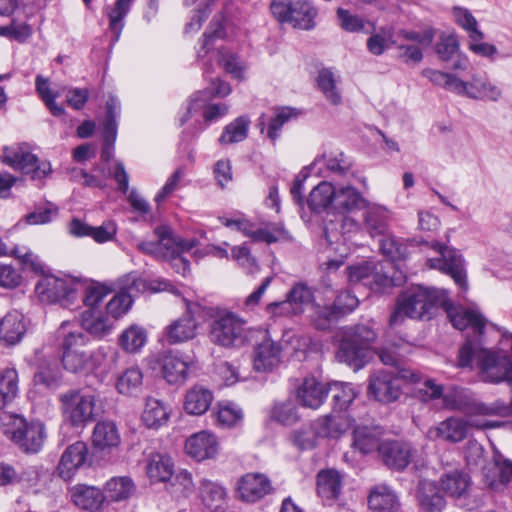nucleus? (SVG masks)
Returning <instances> with one entry per match:
<instances>
[{
    "instance_id": "nucleus-1",
    "label": "nucleus",
    "mask_w": 512,
    "mask_h": 512,
    "mask_svg": "<svg viewBox=\"0 0 512 512\" xmlns=\"http://www.w3.org/2000/svg\"><path fill=\"white\" fill-rule=\"evenodd\" d=\"M474 359L485 382L512 384V335L504 336L500 348L495 351L468 339L459 351L458 365L470 367Z\"/></svg>"
},
{
    "instance_id": "nucleus-2",
    "label": "nucleus",
    "mask_w": 512,
    "mask_h": 512,
    "mask_svg": "<svg viewBox=\"0 0 512 512\" xmlns=\"http://www.w3.org/2000/svg\"><path fill=\"white\" fill-rule=\"evenodd\" d=\"M447 291L434 287L413 286L403 291L396 301L389 318L390 326H398L406 317L411 319L431 318L438 307L445 303Z\"/></svg>"
},
{
    "instance_id": "nucleus-3",
    "label": "nucleus",
    "mask_w": 512,
    "mask_h": 512,
    "mask_svg": "<svg viewBox=\"0 0 512 512\" xmlns=\"http://www.w3.org/2000/svg\"><path fill=\"white\" fill-rule=\"evenodd\" d=\"M71 322L63 321L57 329L62 339V364L65 370L75 374H88L97 367L92 351L88 348V338L81 331L70 329Z\"/></svg>"
},
{
    "instance_id": "nucleus-4",
    "label": "nucleus",
    "mask_w": 512,
    "mask_h": 512,
    "mask_svg": "<svg viewBox=\"0 0 512 512\" xmlns=\"http://www.w3.org/2000/svg\"><path fill=\"white\" fill-rule=\"evenodd\" d=\"M208 337L211 343L224 347L243 346L248 337L247 322L236 313L225 308H210Z\"/></svg>"
},
{
    "instance_id": "nucleus-5",
    "label": "nucleus",
    "mask_w": 512,
    "mask_h": 512,
    "mask_svg": "<svg viewBox=\"0 0 512 512\" xmlns=\"http://www.w3.org/2000/svg\"><path fill=\"white\" fill-rule=\"evenodd\" d=\"M0 428L24 452L36 453L43 445L45 433L40 422H27L17 414L1 411Z\"/></svg>"
},
{
    "instance_id": "nucleus-6",
    "label": "nucleus",
    "mask_w": 512,
    "mask_h": 512,
    "mask_svg": "<svg viewBox=\"0 0 512 512\" xmlns=\"http://www.w3.org/2000/svg\"><path fill=\"white\" fill-rule=\"evenodd\" d=\"M376 338L377 333L373 327L365 324L356 325L344 333L336 358L355 370L360 369L364 366Z\"/></svg>"
},
{
    "instance_id": "nucleus-7",
    "label": "nucleus",
    "mask_w": 512,
    "mask_h": 512,
    "mask_svg": "<svg viewBox=\"0 0 512 512\" xmlns=\"http://www.w3.org/2000/svg\"><path fill=\"white\" fill-rule=\"evenodd\" d=\"M399 380L417 383L420 380V375L410 368H399L395 375L380 371L370 377L368 391L379 402H394L402 394Z\"/></svg>"
},
{
    "instance_id": "nucleus-8",
    "label": "nucleus",
    "mask_w": 512,
    "mask_h": 512,
    "mask_svg": "<svg viewBox=\"0 0 512 512\" xmlns=\"http://www.w3.org/2000/svg\"><path fill=\"white\" fill-rule=\"evenodd\" d=\"M81 288L82 285L73 279L43 275L37 282L35 291L42 302L69 307L78 299Z\"/></svg>"
},
{
    "instance_id": "nucleus-9",
    "label": "nucleus",
    "mask_w": 512,
    "mask_h": 512,
    "mask_svg": "<svg viewBox=\"0 0 512 512\" xmlns=\"http://www.w3.org/2000/svg\"><path fill=\"white\" fill-rule=\"evenodd\" d=\"M273 16L282 23L309 30L314 26L317 9L307 0H273L270 5Z\"/></svg>"
},
{
    "instance_id": "nucleus-10",
    "label": "nucleus",
    "mask_w": 512,
    "mask_h": 512,
    "mask_svg": "<svg viewBox=\"0 0 512 512\" xmlns=\"http://www.w3.org/2000/svg\"><path fill=\"white\" fill-rule=\"evenodd\" d=\"M499 421L465 420L460 417H449L440 422L436 427L429 429L430 438H440L450 443H458L464 440L471 428L480 430L498 428L502 425Z\"/></svg>"
},
{
    "instance_id": "nucleus-11",
    "label": "nucleus",
    "mask_w": 512,
    "mask_h": 512,
    "mask_svg": "<svg viewBox=\"0 0 512 512\" xmlns=\"http://www.w3.org/2000/svg\"><path fill=\"white\" fill-rule=\"evenodd\" d=\"M62 415L73 427H84L94 418L95 397L78 391H69L60 396Z\"/></svg>"
},
{
    "instance_id": "nucleus-12",
    "label": "nucleus",
    "mask_w": 512,
    "mask_h": 512,
    "mask_svg": "<svg viewBox=\"0 0 512 512\" xmlns=\"http://www.w3.org/2000/svg\"><path fill=\"white\" fill-rule=\"evenodd\" d=\"M1 160L14 169H18L25 174H31L33 179L44 178L51 172L49 162L39 163L37 157L27 151L23 145L5 147Z\"/></svg>"
},
{
    "instance_id": "nucleus-13",
    "label": "nucleus",
    "mask_w": 512,
    "mask_h": 512,
    "mask_svg": "<svg viewBox=\"0 0 512 512\" xmlns=\"http://www.w3.org/2000/svg\"><path fill=\"white\" fill-rule=\"evenodd\" d=\"M431 246L440 254V257L428 259L427 263L429 267L450 275L461 289L466 290L467 281L462 257L454 250L439 242H433Z\"/></svg>"
},
{
    "instance_id": "nucleus-14",
    "label": "nucleus",
    "mask_w": 512,
    "mask_h": 512,
    "mask_svg": "<svg viewBox=\"0 0 512 512\" xmlns=\"http://www.w3.org/2000/svg\"><path fill=\"white\" fill-rule=\"evenodd\" d=\"M442 308L456 329L464 330L470 327L475 335L480 336L483 334L487 321L477 310L454 305L448 298V295L445 297V303H443Z\"/></svg>"
},
{
    "instance_id": "nucleus-15",
    "label": "nucleus",
    "mask_w": 512,
    "mask_h": 512,
    "mask_svg": "<svg viewBox=\"0 0 512 512\" xmlns=\"http://www.w3.org/2000/svg\"><path fill=\"white\" fill-rule=\"evenodd\" d=\"M198 308L197 303L188 302L186 312L166 327L165 333L169 343L185 342L196 336L197 322L193 315Z\"/></svg>"
},
{
    "instance_id": "nucleus-16",
    "label": "nucleus",
    "mask_w": 512,
    "mask_h": 512,
    "mask_svg": "<svg viewBox=\"0 0 512 512\" xmlns=\"http://www.w3.org/2000/svg\"><path fill=\"white\" fill-rule=\"evenodd\" d=\"M220 220L225 226L243 232L244 235L251 237L256 242L271 244L288 239L287 231L280 225H275L271 230L267 228L253 229V225L244 219L221 218Z\"/></svg>"
},
{
    "instance_id": "nucleus-17",
    "label": "nucleus",
    "mask_w": 512,
    "mask_h": 512,
    "mask_svg": "<svg viewBox=\"0 0 512 512\" xmlns=\"http://www.w3.org/2000/svg\"><path fill=\"white\" fill-rule=\"evenodd\" d=\"M185 451L196 461L212 459L218 454L219 442L213 433L200 431L187 438Z\"/></svg>"
},
{
    "instance_id": "nucleus-18",
    "label": "nucleus",
    "mask_w": 512,
    "mask_h": 512,
    "mask_svg": "<svg viewBox=\"0 0 512 512\" xmlns=\"http://www.w3.org/2000/svg\"><path fill=\"white\" fill-rule=\"evenodd\" d=\"M446 405L451 409L463 411L467 414L509 417L512 416V400L506 404L502 400H496L490 404L473 402L462 403L461 401L449 402V396H445Z\"/></svg>"
},
{
    "instance_id": "nucleus-19",
    "label": "nucleus",
    "mask_w": 512,
    "mask_h": 512,
    "mask_svg": "<svg viewBox=\"0 0 512 512\" xmlns=\"http://www.w3.org/2000/svg\"><path fill=\"white\" fill-rule=\"evenodd\" d=\"M88 457V447L85 442L77 441L68 446L63 452L57 470L64 480H69L82 467Z\"/></svg>"
},
{
    "instance_id": "nucleus-20",
    "label": "nucleus",
    "mask_w": 512,
    "mask_h": 512,
    "mask_svg": "<svg viewBox=\"0 0 512 512\" xmlns=\"http://www.w3.org/2000/svg\"><path fill=\"white\" fill-rule=\"evenodd\" d=\"M343 475L336 469L320 470L316 476V491L326 503L332 504L341 495Z\"/></svg>"
},
{
    "instance_id": "nucleus-21",
    "label": "nucleus",
    "mask_w": 512,
    "mask_h": 512,
    "mask_svg": "<svg viewBox=\"0 0 512 512\" xmlns=\"http://www.w3.org/2000/svg\"><path fill=\"white\" fill-rule=\"evenodd\" d=\"M27 330L24 315L18 310L8 311L0 319V341L12 346L19 343Z\"/></svg>"
},
{
    "instance_id": "nucleus-22",
    "label": "nucleus",
    "mask_w": 512,
    "mask_h": 512,
    "mask_svg": "<svg viewBox=\"0 0 512 512\" xmlns=\"http://www.w3.org/2000/svg\"><path fill=\"white\" fill-rule=\"evenodd\" d=\"M328 394L327 386L315 377H307L296 390V399L303 407L319 408Z\"/></svg>"
},
{
    "instance_id": "nucleus-23",
    "label": "nucleus",
    "mask_w": 512,
    "mask_h": 512,
    "mask_svg": "<svg viewBox=\"0 0 512 512\" xmlns=\"http://www.w3.org/2000/svg\"><path fill=\"white\" fill-rule=\"evenodd\" d=\"M281 360V347L270 338H264L254 348L253 367L259 372L274 369Z\"/></svg>"
},
{
    "instance_id": "nucleus-24",
    "label": "nucleus",
    "mask_w": 512,
    "mask_h": 512,
    "mask_svg": "<svg viewBox=\"0 0 512 512\" xmlns=\"http://www.w3.org/2000/svg\"><path fill=\"white\" fill-rule=\"evenodd\" d=\"M413 454L414 451L408 444L388 441L382 443L379 456L389 468L402 470L411 462Z\"/></svg>"
},
{
    "instance_id": "nucleus-25",
    "label": "nucleus",
    "mask_w": 512,
    "mask_h": 512,
    "mask_svg": "<svg viewBox=\"0 0 512 512\" xmlns=\"http://www.w3.org/2000/svg\"><path fill=\"white\" fill-rule=\"evenodd\" d=\"M270 491V482L263 474L249 473L238 482L239 497L246 502H256Z\"/></svg>"
},
{
    "instance_id": "nucleus-26",
    "label": "nucleus",
    "mask_w": 512,
    "mask_h": 512,
    "mask_svg": "<svg viewBox=\"0 0 512 512\" xmlns=\"http://www.w3.org/2000/svg\"><path fill=\"white\" fill-rule=\"evenodd\" d=\"M159 253L168 256L172 260L174 267L178 269V273L185 275L189 270V262L183 257H177V242L172 231L167 226H159L155 229Z\"/></svg>"
},
{
    "instance_id": "nucleus-27",
    "label": "nucleus",
    "mask_w": 512,
    "mask_h": 512,
    "mask_svg": "<svg viewBox=\"0 0 512 512\" xmlns=\"http://www.w3.org/2000/svg\"><path fill=\"white\" fill-rule=\"evenodd\" d=\"M416 499L423 512H441L446 501L433 481L420 480L416 489Z\"/></svg>"
},
{
    "instance_id": "nucleus-28",
    "label": "nucleus",
    "mask_w": 512,
    "mask_h": 512,
    "mask_svg": "<svg viewBox=\"0 0 512 512\" xmlns=\"http://www.w3.org/2000/svg\"><path fill=\"white\" fill-rule=\"evenodd\" d=\"M382 428L378 426H358L353 431L352 447L361 454L378 451L380 454Z\"/></svg>"
},
{
    "instance_id": "nucleus-29",
    "label": "nucleus",
    "mask_w": 512,
    "mask_h": 512,
    "mask_svg": "<svg viewBox=\"0 0 512 512\" xmlns=\"http://www.w3.org/2000/svg\"><path fill=\"white\" fill-rule=\"evenodd\" d=\"M80 325L93 337L103 338L111 332L114 321L98 309H86L81 313Z\"/></svg>"
},
{
    "instance_id": "nucleus-30",
    "label": "nucleus",
    "mask_w": 512,
    "mask_h": 512,
    "mask_svg": "<svg viewBox=\"0 0 512 512\" xmlns=\"http://www.w3.org/2000/svg\"><path fill=\"white\" fill-rule=\"evenodd\" d=\"M367 200L354 187L347 185L336 188L333 212L339 214L351 213L364 209Z\"/></svg>"
},
{
    "instance_id": "nucleus-31",
    "label": "nucleus",
    "mask_w": 512,
    "mask_h": 512,
    "mask_svg": "<svg viewBox=\"0 0 512 512\" xmlns=\"http://www.w3.org/2000/svg\"><path fill=\"white\" fill-rule=\"evenodd\" d=\"M120 443V433L114 422L101 421L95 425L92 433V444L95 449L110 452Z\"/></svg>"
},
{
    "instance_id": "nucleus-32",
    "label": "nucleus",
    "mask_w": 512,
    "mask_h": 512,
    "mask_svg": "<svg viewBox=\"0 0 512 512\" xmlns=\"http://www.w3.org/2000/svg\"><path fill=\"white\" fill-rule=\"evenodd\" d=\"M368 507L371 512H400L397 495L386 485H377L371 489Z\"/></svg>"
},
{
    "instance_id": "nucleus-33",
    "label": "nucleus",
    "mask_w": 512,
    "mask_h": 512,
    "mask_svg": "<svg viewBox=\"0 0 512 512\" xmlns=\"http://www.w3.org/2000/svg\"><path fill=\"white\" fill-rule=\"evenodd\" d=\"M70 497L77 507L89 511L98 510L105 499V495L99 488L85 484L73 486L70 489Z\"/></svg>"
},
{
    "instance_id": "nucleus-34",
    "label": "nucleus",
    "mask_w": 512,
    "mask_h": 512,
    "mask_svg": "<svg viewBox=\"0 0 512 512\" xmlns=\"http://www.w3.org/2000/svg\"><path fill=\"white\" fill-rule=\"evenodd\" d=\"M389 221L390 213L385 207L367 203L363 213V222L370 236L385 235L389 228Z\"/></svg>"
},
{
    "instance_id": "nucleus-35",
    "label": "nucleus",
    "mask_w": 512,
    "mask_h": 512,
    "mask_svg": "<svg viewBox=\"0 0 512 512\" xmlns=\"http://www.w3.org/2000/svg\"><path fill=\"white\" fill-rule=\"evenodd\" d=\"M231 86L229 83L215 79L211 82V87L209 91L197 92L195 93L189 102V106L187 108V114L181 118V124H184L192 112H197L204 103L214 97H226L231 93Z\"/></svg>"
},
{
    "instance_id": "nucleus-36",
    "label": "nucleus",
    "mask_w": 512,
    "mask_h": 512,
    "mask_svg": "<svg viewBox=\"0 0 512 512\" xmlns=\"http://www.w3.org/2000/svg\"><path fill=\"white\" fill-rule=\"evenodd\" d=\"M336 187L327 181L315 186L307 199L309 208L316 213L333 211Z\"/></svg>"
},
{
    "instance_id": "nucleus-37",
    "label": "nucleus",
    "mask_w": 512,
    "mask_h": 512,
    "mask_svg": "<svg viewBox=\"0 0 512 512\" xmlns=\"http://www.w3.org/2000/svg\"><path fill=\"white\" fill-rule=\"evenodd\" d=\"M212 401L213 394L209 389L195 385L186 392L183 407L190 415H202L209 409Z\"/></svg>"
},
{
    "instance_id": "nucleus-38",
    "label": "nucleus",
    "mask_w": 512,
    "mask_h": 512,
    "mask_svg": "<svg viewBox=\"0 0 512 512\" xmlns=\"http://www.w3.org/2000/svg\"><path fill=\"white\" fill-rule=\"evenodd\" d=\"M169 415V407L164 402L148 397L141 418L148 428L156 429L167 423Z\"/></svg>"
},
{
    "instance_id": "nucleus-39",
    "label": "nucleus",
    "mask_w": 512,
    "mask_h": 512,
    "mask_svg": "<svg viewBox=\"0 0 512 512\" xmlns=\"http://www.w3.org/2000/svg\"><path fill=\"white\" fill-rule=\"evenodd\" d=\"M174 473V465L167 455L152 454L146 464V474L152 482H166Z\"/></svg>"
},
{
    "instance_id": "nucleus-40",
    "label": "nucleus",
    "mask_w": 512,
    "mask_h": 512,
    "mask_svg": "<svg viewBox=\"0 0 512 512\" xmlns=\"http://www.w3.org/2000/svg\"><path fill=\"white\" fill-rule=\"evenodd\" d=\"M316 427L323 438L338 439L340 438L351 426V422L345 416H325L316 419Z\"/></svg>"
},
{
    "instance_id": "nucleus-41",
    "label": "nucleus",
    "mask_w": 512,
    "mask_h": 512,
    "mask_svg": "<svg viewBox=\"0 0 512 512\" xmlns=\"http://www.w3.org/2000/svg\"><path fill=\"white\" fill-rule=\"evenodd\" d=\"M468 86L467 97L473 99L497 101L502 94L499 87L480 75H473Z\"/></svg>"
},
{
    "instance_id": "nucleus-42",
    "label": "nucleus",
    "mask_w": 512,
    "mask_h": 512,
    "mask_svg": "<svg viewBox=\"0 0 512 512\" xmlns=\"http://www.w3.org/2000/svg\"><path fill=\"white\" fill-rule=\"evenodd\" d=\"M135 492V484L130 477H113L104 487L105 498L111 501H124Z\"/></svg>"
},
{
    "instance_id": "nucleus-43",
    "label": "nucleus",
    "mask_w": 512,
    "mask_h": 512,
    "mask_svg": "<svg viewBox=\"0 0 512 512\" xmlns=\"http://www.w3.org/2000/svg\"><path fill=\"white\" fill-rule=\"evenodd\" d=\"M188 364L180 357L167 354L162 359V374L170 384L183 383L187 378Z\"/></svg>"
},
{
    "instance_id": "nucleus-44",
    "label": "nucleus",
    "mask_w": 512,
    "mask_h": 512,
    "mask_svg": "<svg viewBox=\"0 0 512 512\" xmlns=\"http://www.w3.org/2000/svg\"><path fill=\"white\" fill-rule=\"evenodd\" d=\"M143 383V374L138 367H130L117 378L116 389L124 396H136L140 393Z\"/></svg>"
},
{
    "instance_id": "nucleus-45",
    "label": "nucleus",
    "mask_w": 512,
    "mask_h": 512,
    "mask_svg": "<svg viewBox=\"0 0 512 512\" xmlns=\"http://www.w3.org/2000/svg\"><path fill=\"white\" fill-rule=\"evenodd\" d=\"M505 460L501 456L494 458V464L484 471V483L493 491L504 490L510 482L509 475H507Z\"/></svg>"
},
{
    "instance_id": "nucleus-46",
    "label": "nucleus",
    "mask_w": 512,
    "mask_h": 512,
    "mask_svg": "<svg viewBox=\"0 0 512 512\" xmlns=\"http://www.w3.org/2000/svg\"><path fill=\"white\" fill-rule=\"evenodd\" d=\"M146 341V330L137 324L127 327L118 338L119 346L128 353L138 352L145 345Z\"/></svg>"
},
{
    "instance_id": "nucleus-47",
    "label": "nucleus",
    "mask_w": 512,
    "mask_h": 512,
    "mask_svg": "<svg viewBox=\"0 0 512 512\" xmlns=\"http://www.w3.org/2000/svg\"><path fill=\"white\" fill-rule=\"evenodd\" d=\"M440 481L443 491L451 497H461L470 486V477L458 470L443 474Z\"/></svg>"
},
{
    "instance_id": "nucleus-48",
    "label": "nucleus",
    "mask_w": 512,
    "mask_h": 512,
    "mask_svg": "<svg viewBox=\"0 0 512 512\" xmlns=\"http://www.w3.org/2000/svg\"><path fill=\"white\" fill-rule=\"evenodd\" d=\"M18 373L15 369H6L0 374V409L9 406L18 396Z\"/></svg>"
},
{
    "instance_id": "nucleus-49",
    "label": "nucleus",
    "mask_w": 512,
    "mask_h": 512,
    "mask_svg": "<svg viewBox=\"0 0 512 512\" xmlns=\"http://www.w3.org/2000/svg\"><path fill=\"white\" fill-rule=\"evenodd\" d=\"M200 496L205 506L218 509L225 502L226 490L220 484L204 479L200 485Z\"/></svg>"
},
{
    "instance_id": "nucleus-50",
    "label": "nucleus",
    "mask_w": 512,
    "mask_h": 512,
    "mask_svg": "<svg viewBox=\"0 0 512 512\" xmlns=\"http://www.w3.org/2000/svg\"><path fill=\"white\" fill-rule=\"evenodd\" d=\"M322 439L315 422H311L295 430L292 434V441L301 450H310L318 446Z\"/></svg>"
},
{
    "instance_id": "nucleus-51",
    "label": "nucleus",
    "mask_w": 512,
    "mask_h": 512,
    "mask_svg": "<svg viewBox=\"0 0 512 512\" xmlns=\"http://www.w3.org/2000/svg\"><path fill=\"white\" fill-rule=\"evenodd\" d=\"M312 325L319 330H327L331 325L336 322L340 316L332 305H312V310L309 315Z\"/></svg>"
},
{
    "instance_id": "nucleus-52",
    "label": "nucleus",
    "mask_w": 512,
    "mask_h": 512,
    "mask_svg": "<svg viewBox=\"0 0 512 512\" xmlns=\"http://www.w3.org/2000/svg\"><path fill=\"white\" fill-rule=\"evenodd\" d=\"M250 121L246 117H238L233 122L225 126L222 135L219 138L221 144H232L246 139Z\"/></svg>"
},
{
    "instance_id": "nucleus-53",
    "label": "nucleus",
    "mask_w": 512,
    "mask_h": 512,
    "mask_svg": "<svg viewBox=\"0 0 512 512\" xmlns=\"http://www.w3.org/2000/svg\"><path fill=\"white\" fill-rule=\"evenodd\" d=\"M327 389L332 393L334 406L339 410L346 409L357 395V391L350 383L335 382Z\"/></svg>"
},
{
    "instance_id": "nucleus-54",
    "label": "nucleus",
    "mask_w": 512,
    "mask_h": 512,
    "mask_svg": "<svg viewBox=\"0 0 512 512\" xmlns=\"http://www.w3.org/2000/svg\"><path fill=\"white\" fill-rule=\"evenodd\" d=\"M35 85L37 93L49 109L50 113L56 117L63 115L65 113L64 107L55 102V99L59 94L51 92L48 79L38 75L35 79Z\"/></svg>"
},
{
    "instance_id": "nucleus-55",
    "label": "nucleus",
    "mask_w": 512,
    "mask_h": 512,
    "mask_svg": "<svg viewBox=\"0 0 512 512\" xmlns=\"http://www.w3.org/2000/svg\"><path fill=\"white\" fill-rule=\"evenodd\" d=\"M10 255L19 260L24 270H29L35 274L44 273V264L42 260L31 249L16 246L10 252Z\"/></svg>"
},
{
    "instance_id": "nucleus-56",
    "label": "nucleus",
    "mask_w": 512,
    "mask_h": 512,
    "mask_svg": "<svg viewBox=\"0 0 512 512\" xmlns=\"http://www.w3.org/2000/svg\"><path fill=\"white\" fill-rule=\"evenodd\" d=\"M218 63L223 69L236 79H243L245 65L240 58L226 48L217 50Z\"/></svg>"
},
{
    "instance_id": "nucleus-57",
    "label": "nucleus",
    "mask_w": 512,
    "mask_h": 512,
    "mask_svg": "<svg viewBox=\"0 0 512 512\" xmlns=\"http://www.w3.org/2000/svg\"><path fill=\"white\" fill-rule=\"evenodd\" d=\"M60 379V371L55 360H42L38 365V371L35 373L34 381L36 384H42L46 387L54 386Z\"/></svg>"
},
{
    "instance_id": "nucleus-58",
    "label": "nucleus",
    "mask_w": 512,
    "mask_h": 512,
    "mask_svg": "<svg viewBox=\"0 0 512 512\" xmlns=\"http://www.w3.org/2000/svg\"><path fill=\"white\" fill-rule=\"evenodd\" d=\"M225 21V16L223 13H219L214 16L209 30L203 35V42L201 50L198 51V57L204 58L208 51L210 50L212 40L215 38H223L225 37V32L223 30V22Z\"/></svg>"
},
{
    "instance_id": "nucleus-59",
    "label": "nucleus",
    "mask_w": 512,
    "mask_h": 512,
    "mask_svg": "<svg viewBox=\"0 0 512 512\" xmlns=\"http://www.w3.org/2000/svg\"><path fill=\"white\" fill-rule=\"evenodd\" d=\"M243 414L235 404L227 402L219 404L216 412V424L221 427L235 426L242 420Z\"/></svg>"
},
{
    "instance_id": "nucleus-60",
    "label": "nucleus",
    "mask_w": 512,
    "mask_h": 512,
    "mask_svg": "<svg viewBox=\"0 0 512 512\" xmlns=\"http://www.w3.org/2000/svg\"><path fill=\"white\" fill-rule=\"evenodd\" d=\"M317 81L327 100L333 105H338L341 102V95L336 87V79L333 73L328 69H323L319 72Z\"/></svg>"
},
{
    "instance_id": "nucleus-61",
    "label": "nucleus",
    "mask_w": 512,
    "mask_h": 512,
    "mask_svg": "<svg viewBox=\"0 0 512 512\" xmlns=\"http://www.w3.org/2000/svg\"><path fill=\"white\" fill-rule=\"evenodd\" d=\"M453 14L456 23L469 33L470 40L480 41L484 38V34L477 28L476 19L469 11L462 8H455Z\"/></svg>"
},
{
    "instance_id": "nucleus-62",
    "label": "nucleus",
    "mask_w": 512,
    "mask_h": 512,
    "mask_svg": "<svg viewBox=\"0 0 512 512\" xmlns=\"http://www.w3.org/2000/svg\"><path fill=\"white\" fill-rule=\"evenodd\" d=\"M132 0H117L115 8L109 13V28L114 34L113 41H117L123 28V19L130 9Z\"/></svg>"
},
{
    "instance_id": "nucleus-63",
    "label": "nucleus",
    "mask_w": 512,
    "mask_h": 512,
    "mask_svg": "<svg viewBox=\"0 0 512 512\" xmlns=\"http://www.w3.org/2000/svg\"><path fill=\"white\" fill-rule=\"evenodd\" d=\"M287 298L295 307L296 313L300 314L303 312V306L312 301L313 292L306 284L297 283L291 288Z\"/></svg>"
},
{
    "instance_id": "nucleus-64",
    "label": "nucleus",
    "mask_w": 512,
    "mask_h": 512,
    "mask_svg": "<svg viewBox=\"0 0 512 512\" xmlns=\"http://www.w3.org/2000/svg\"><path fill=\"white\" fill-rule=\"evenodd\" d=\"M132 304V298L125 292L118 293L106 305V315L113 321L124 315Z\"/></svg>"
}]
</instances>
